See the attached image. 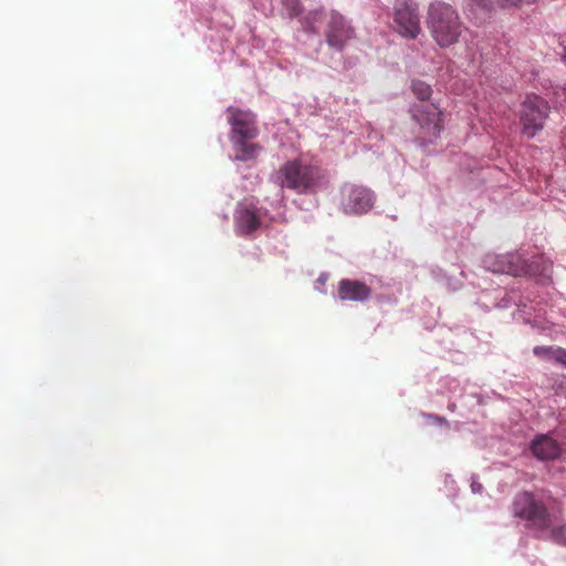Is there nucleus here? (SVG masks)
<instances>
[{
	"label": "nucleus",
	"instance_id": "f257e3e1",
	"mask_svg": "<svg viewBox=\"0 0 566 566\" xmlns=\"http://www.w3.org/2000/svg\"><path fill=\"white\" fill-rule=\"evenodd\" d=\"M281 188L295 191L298 195L315 193L326 181L323 169L304 159L295 158L284 163L275 174Z\"/></svg>",
	"mask_w": 566,
	"mask_h": 566
},
{
	"label": "nucleus",
	"instance_id": "f03ea898",
	"mask_svg": "<svg viewBox=\"0 0 566 566\" xmlns=\"http://www.w3.org/2000/svg\"><path fill=\"white\" fill-rule=\"evenodd\" d=\"M427 27L431 36L441 48L457 43L462 32V23L457 11L448 3L434 1L428 8Z\"/></svg>",
	"mask_w": 566,
	"mask_h": 566
},
{
	"label": "nucleus",
	"instance_id": "7ed1b4c3",
	"mask_svg": "<svg viewBox=\"0 0 566 566\" xmlns=\"http://www.w3.org/2000/svg\"><path fill=\"white\" fill-rule=\"evenodd\" d=\"M513 512L515 516L526 521L530 527L546 530L553 524V515L547 507L530 492H522L515 496Z\"/></svg>",
	"mask_w": 566,
	"mask_h": 566
},
{
	"label": "nucleus",
	"instance_id": "20e7f679",
	"mask_svg": "<svg viewBox=\"0 0 566 566\" xmlns=\"http://www.w3.org/2000/svg\"><path fill=\"white\" fill-rule=\"evenodd\" d=\"M413 119L419 124L417 140L426 147L433 144L443 128L442 113L433 105H415L411 109Z\"/></svg>",
	"mask_w": 566,
	"mask_h": 566
},
{
	"label": "nucleus",
	"instance_id": "39448f33",
	"mask_svg": "<svg viewBox=\"0 0 566 566\" xmlns=\"http://www.w3.org/2000/svg\"><path fill=\"white\" fill-rule=\"evenodd\" d=\"M548 114L549 105L544 98L534 94L527 95L521 108V123L524 133L533 137L544 128Z\"/></svg>",
	"mask_w": 566,
	"mask_h": 566
},
{
	"label": "nucleus",
	"instance_id": "423d86ee",
	"mask_svg": "<svg viewBox=\"0 0 566 566\" xmlns=\"http://www.w3.org/2000/svg\"><path fill=\"white\" fill-rule=\"evenodd\" d=\"M394 22L400 35L416 39L421 32L418 3L415 0H395Z\"/></svg>",
	"mask_w": 566,
	"mask_h": 566
},
{
	"label": "nucleus",
	"instance_id": "0eeeda50",
	"mask_svg": "<svg viewBox=\"0 0 566 566\" xmlns=\"http://www.w3.org/2000/svg\"><path fill=\"white\" fill-rule=\"evenodd\" d=\"M326 18L327 24L324 30L326 42L329 48L342 51L346 43L355 36V30L345 17L335 10H329Z\"/></svg>",
	"mask_w": 566,
	"mask_h": 566
},
{
	"label": "nucleus",
	"instance_id": "6e6552de",
	"mask_svg": "<svg viewBox=\"0 0 566 566\" xmlns=\"http://www.w3.org/2000/svg\"><path fill=\"white\" fill-rule=\"evenodd\" d=\"M373 192L361 186L346 185L342 189V207L345 213L360 214L371 209Z\"/></svg>",
	"mask_w": 566,
	"mask_h": 566
},
{
	"label": "nucleus",
	"instance_id": "1a4fd4ad",
	"mask_svg": "<svg viewBox=\"0 0 566 566\" xmlns=\"http://www.w3.org/2000/svg\"><path fill=\"white\" fill-rule=\"evenodd\" d=\"M228 122L232 126L231 140L237 138H255L259 134L255 115L235 107L227 109Z\"/></svg>",
	"mask_w": 566,
	"mask_h": 566
},
{
	"label": "nucleus",
	"instance_id": "9d476101",
	"mask_svg": "<svg viewBox=\"0 0 566 566\" xmlns=\"http://www.w3.org/2000/svg\"><path fill=\"white\" fill-rule=\"evenodd\" d=\"M527 261L517 252L488 256L486 266L496 273H506L513 276H525Z\"/></svg>",
	"mask_w": 566,
	"mask_h": 566
},
{
	"label": "nucleus",
	"instance_id": "9b49d317",
	"mask_svg": "<svg viewBox=\"0 0 566 566\" xmlns=\"http://www.w3.org/2000/svg\"><path fill=\"white\" fill-rule=\"evenodd\" d=\"M235 229L240 234H250L261 224L258 209L252 205H239L234 213Z\"/></svg>",
	"mask_w": 566,
	"mask_h": 566
},
{
	"label": "nucleus",
	"instance_id": "f8f14e48",
	"mask_svg": "<svg viewBox=\"0 0 566 566\" xmlns=\"http://www.w3.org/2000/svg\"><path fill=\"white\" fill-rule=\"evenodd\" d=\"M338 297L340 301L365 302L371 295V289L364 282L343 279L338 283Z\"/></svg>",
	"mask_w": 566,
	"mask_h": 566
},
{
	"label": "nucleus",
	"instance_id": "ddd939ff",
	"mask_svg": "<svg viewBox=\"0 0 566 566\" xmlns=\"http://www.w3.org/2000/svg\"><path fill=\"white\" fill-rule=\"evenodd\" d=\"M531 451L538 460L547 461L559 457L562 447L549 434H537L531 443Z\"/></svg>",
	"mask_w": 566,
	"mask_h": 566
},
{
	"label": "nucleus",
	"instance_id": "4468645a",
	"mask_svg": "<svg viewBox=\"0 0 566 566\" xmlns=\"http://www.w3.org/2000/svg\"><path fill=\"white\" fill-rule=\"evenodd\" d=\"M251 138H237L233 142L235 159L240 161L253 160L260 154L262 147L255 143H249Z\"/></svg>",
	"mask_w": 566,
	"mask_h": 566
},
{
	"label": "nucleus",
	"instance_id": "2eb2a0df",
	"mask_svg": "<svg viewBox=\"0 0 566 566\" xmlns=\"http://www.w3.org/2000/svg\"><path fill=\"white\" fill-rule=\"evenodd\" d=\"M327 12L322 8L310 11L301 21L304 31L318 34L321 28L327 24Z\"/></svg>",
	"mask_w": 566,
	"mask_h": 566
},
{
	"label": "nucleus",
	"instance_id": "dca6fc26",
	"mask_svg": "<svg viewBox=\"0 0 566 566\" xmlns=\"http://www.w3.org/2000/svg\"><path fill=\"white\" fill-rule=\"evenodd\" d=\"M525 276L546 275L552 270V262L543 256H535L526 263Z\"/></svg>",
	"mask_w": 566,
	"mask_h": 566
},
{
	"label": "nucleus",
	"instance_id": "f3484780",
	"mask_svg": "<svg viewBox=\"0 0 566 566\" xmlns=\"http://www.w3.org/2000/svg\"><path fill=\"white\" fill-rule=\"evenodd\" d=\"M282 6L283 14L290 19L298 17L303 11V7L300 0H282Z\"/></svg>",
	"mask_w": 566,
	"mask_h": 566
},
{
	"label": "nucleus",
	"instance_id": "a211bd4d",
	"mask_svg": "<svg viewBox=\"0 0 566 566\" xmlns=\"http://www.w3.org/2000/svg\"><path fill=\"white\" fill-rule=\"evenodd\" d=\"M411 88L413 94L421 101L429 99L432 93L431 86L420 80L412 81Z\"/></svg>",
	"mask_w": 566,
	"mask_h": 566
},
{
	"label": "nucleus",
	"instance_id": "6ab92c4d",
	"mask_svg": "<svg viewBox=\"0 0 566 566\" xmlns=\"http://www.w3.org/2000/svg\"><path fill=\"white\" fill-rule=\"evenodd\" d=\"M558 350V347H553V346H536L534 347L533 349V353L535 356L542 358V359H545V360H549V361H555L556 360V356H557V352Z\"/></svg>",
	"mask_w": 566,
	"mask_h": 566
},
{
	"label": "nucleus",
	"instance_id": "aec40b11",
	"mask_svg": "<svg viewBox=\"0 0 566 566\" xmlns=\"http://www.w3.org/2000/svg\"><path fill=\"white\" fill-rule=\"evenodd\" d=\"M536 0H499L496 1V4L501 7H507V6H520L522 3H531L535 2Z\"/></svg>",
	"mask_w": 566,
	"mask_h": 566
},
{
	"label": "nucleus",
	"instance_id": "412c9836",
	"mask_svg": "<svg viewBox=\"0 0 566 566\" xmlns=\"http://www.w3.org/2000/svg\"><path fill=\"white\" fill-rule=\"evenodd\" d=\"M556 352H557V356H556L555 363L566 367V349L558 347V350H556Z\"/></svg>",
	"mask_w": 566,
	"mask_h": 566
},
{
	"label": "nucleus",
	"instance_id": "4be33fe9",
	"mask_svg": "<svg viewBox=\"0 0 566 566\" xmlns=\"http://www.w3.org/2000/svg\"><path fill=\"white\" fill-rule=\"evenodd\" d=\"M433 418H434V420H437V422H439V423H448L447 419H446V418H443V417L434 416Z\"/></svg>",
	"mask_w": 566,
	"mask_h": 566
},
{
	"label": "nucleus",
	"instance_id": "5701e85b",
	"mask_svg": "<svg viewBox=\"0 0 566 566\" xmlns=\"http://www.w3.org/2000/svg\"><path fill=\"white\" fill-rule=\"evenodd\" d=\"M565 59H566V48H565Z\"/></svg>",
	"mask_w": 566,
	"mask_h": 566
}]
</instances>
